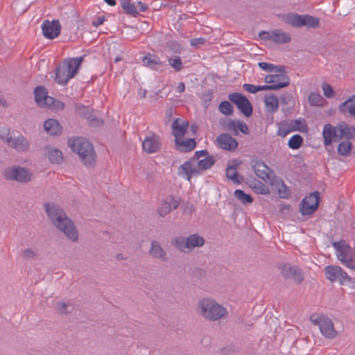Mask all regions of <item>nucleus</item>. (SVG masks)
<instances>
[{"mask_svg":"<svg viewBox=\"0 0 355 355\" xmlns=\"http://www.w3.org/2000/svg\"><path fill=\"white\" fill-rule=\"evenodd\" d=\"M45 211L53 225L72 241L78 239V231L73 221L67 217L64 209L55 204L46 203L44 205Z\"/></svg>","mask_w":355,"mask_h":355,"instance_id":"obj_1","label":"nucleus"},{"mask_svg":"<svg viewBox=\"0 0 355 355\" xmlns=\"http://www.w3.org/2000/svg\"><path fill=\"white\" fill-rule=\"evenodd\" d=\"M69 147L76 152L80 161L87 166L92 167L96 163V153L92 144L84 137L69 138Z\"/></svg>","mask_w":355,"mask_h":355,"instance_id":"obj_2","label":"nucleus"},{"mask_svg":"<svg viewBox=\"0 0 355 355\" xmlns=\"http://www.w3.org/2000/svg\"><path fill=\"white\" fill-rule=\"evenodd\" d=\"M198 313L210 322L219 321L227 315V309L211 298H202L197 303Z\"/></svg>","mask_w":355,"mask_h":355,"instance_id":"obj_3","label":"nucleus"},{"mask_svg":"<svg viewBox=\"0 0 355 355\" xmlns=\"http://www.w3.org/2000/svg\"><path fill=\"white\" fill-rule=\"evenodd\" d=\"M83 61V56L64 60L55 69V76H53L54 81L62 85H66L77 73Z\"/></svg>","mask_w":355,"mask_h":355,"instance_id":"obj_4","label":"nucleus"},{"mask_svg":"<svg viewBox=\"0 0 355 355\" xmlns=\"http://www.w3.org/2000/svg\"><path fill=\"white\" fill-rule=\"evenodd\" d=\"M3 178L8 181H15L20 184H27L33 178L32 171L26 167L11 166L2 172Z\"/></svg>","mask_w":355,"mask_h":355,"instance_id":"obj_5","label":"nucleus"},{"mask_svg":"<svg viewBox=\"0 0 355 355\" xmlns=\"http://www.w3.org/2000/svg\"><path fill=\"white\" fill-rule=\"evenodd\" d=\"M283 21L294 27L306 26L315 28L320 25L319 19L309 15L290 13L283 17Z\"/></svg>","mask_w":355,"mask_h":355,"instance_id":"obj_6","label":"nucleus"},{"mask_svg":"<svg viewBox=\"0 0 355 355\" xmlns=\"http://www.w3.org/2000/svg\"><path fill=\"white\" fill-rule=\"evenodd\" d=\"M282 275L286 279H291L295 283L300 284L304 279L303 270L297 266L290 263H281L278 266Z\"/></svg>","mask_w":355,"mask_h":355,"instance_id":"obj_7","label":"nucleus"},{"mask_svg":"<svg viewBox=\"0 0 355 355\" xmlns=\"http://www.w3.org/2000/svg\"><path fill=\"white\" fill-rule=\"evenodd\" d=\"M228 99L234 103L240 112L246 117L252 114L253 107L248 98L241 93H231Z\"/></svg>","mask_w":355,"mask_h":355,"instance_id":"obj_8","label":"nucleus"},{"mask_svg":"<svg viewBox=\"0 0 355 355\" xmlns=\"http://www.w3.org/2000/svg\"><path fill=\"white\" fill-rule=\"evenodd\" d=\"M320 193L314 191L302 199L300 204V211L303 216L311 215L319 206Z\"/></svg>","mask_w":355,"mask_h":355,"instance_id":"obj_9","label":"nucleus"},{"mask_svg":"<svg viewBox=\"0 0 355 355\" xmlns=\"http://www.w3.org/2000/svg\"><path fill=\"white\" fill-rule=\"evenodd\" d=\"M259 37L262 40H270L277 44L288 43L291 40L290 35L281 29L272 31H262L259 33Z\"/></svg>","mask_w":355,"mask_h":355,"instance_id":"obj_10","label":"nucleus"},{"mask_svg":"<svg viewBox=\"0 0 355 355\" xmlns=\"http://www.w3.org/2000/svg\"><path fill=\"white\" fill-rule=\"evenodd\" d=\"M180 203L179 198H175L173 196H168L162 200L157 213L159 216L164 217L172 210L176 209Z\"/></svg>","mask_w":355,"mask_h":355,"instance_id":"obj_11","label":"nucleus"},{"mask_svg":"<svg viewBox=\"0 0 355 355\" xmlns=\"http://www.w3.org/2000/svg\"><path fill=\"white\" fill-rule=\"evenodd\" d=\"M61 26L58 20L49 21L45 20L42 24V30L44 36L48 39H54L60 33Z\"/></svg>","mask_w":355,"mask_h":355,"instance_id":"obj_12","label":"nucleus"},{"mask_svg":"<svg viewBox=\"0 0 355 355\" xmlns=\"http://www.w3.org/2000/svg\"><path fill=\"white\" fill-rule=\"evenodd\" d=\"M7 145L19 153L27 152L30 148V143L23 135L11 136L7 141Z\"/></svg>","mask_w":355,"mask_h":355,"instance_id":"obj_13","label":"nucleus"},{"mask_svg":"<svg viewBox=\"0 0 355 355\" xmlns=\"http://www.w3.org/2000/svg\"><path fill=\"white\" fill-rule=\"evenodd\" d=\"M35 100L37 104L42 107H46L54 102V98L48 96V92L44 86H37L34 90Z\"/></svg>","mask_w":355,"mask_h":355,"instance_id":"obj_14","label":"nucleus"},{"mask_svg":"<svg viewBox=\"0 0 355 355\" xmlns=\"http://www.w3.org/2000/svg\"><path fill=\"white\" fill-rule=\"evenodd\" d=\"M216 141L220 148L230 152L234 151L239 146L236 139L227 133L220 135Z\"/></svg>","mask_w":355,"mask_h":355,"instance_id":"obj_15","label":"nucleus"},{"mask_svg":"<svg viewBox=\"0 0 355 355\" xmlns=\"http://www.w3.org/2000/svg\"><path fill=\"white\" fill-rule=\"evenodd\" d=\"M322 135L325 146L330 145L332 142H338L340 141V139H338V126L335 128L329 123L326 124L324 126Z\"/></svg>","mask_w":355,"mask_h":355,"instance_id":"obj_16","label":"nucleus"},{"mask_svg":"<svg viewBox=\"0 0 355 355\" xmlns=\"http://www.w3.org/2000/svg\"><path fill=\"white\" fill-rule=\"evenodd\" d=\"M160 146L159 137L156 135L146 137L142 144L144 150L148 154L159 151Z\"/></svg>","mask_w":355,"mask_h":355,"instance_id":"obj_17","label":"nucleus"},{"mask_svg":"<svg viewBox=\"0 0 355 355\" xmlns=\"http://www.w3.org/2000/svg\"><path fill=\"white\" fill-rule=\"evenodd\" d=\"M320 327L321 334L327 338H334L338 336V332L334 329V323L327 316L323 317Z\"/></svg>","mask_w":355,"mask_h":355,"instance_id":"obj_18","label":"nucleus"},{"mask_svg":"<svg viewBox=\"0 0 355 355\" xmlns=\"http://www.w3.org/2000/svg\"><path fill=\"white\" fill-rule=\"evenodd\" d=\"M220 125L229 130L234 131V135H238L237 129L243 134H249V129L247 124L241 121H235L232 119H229L227 121L220 122Z\"/></svg>","mask_w":355,"mask_h":355,"instance_id":"obj_19","label":"nucleus"},{"mask_svg":"<svg viewBox=\"0 0 355 355\" xmlns=\"http://www.w3.org/2000/svg\"><path fill=\"white\" fill-rule=\"evenodd\" d=\"M142 62L144 66L150 68L157 71H162L163 62L160 58L151 53H148L142 58Z\"/></svg>","mask_w":355,"mask_h":355,"instance_id":"obj_20","label":"nucleus"},{"mask_svg":"<svg viewBox=\"0 0 355 355\" xmlns=\"http://www.w3.org/2000/svg\"><path fill=\"white\" fill-rule=\"evenodd\" d=\"M148 254L154 259H160L162 261H167L168 257L166 252L162 248L161 244L157 241H153Z\"/></svg>","mask_w":355,"mask_h":355,"instance_id":"obj_21","label":"nucleus"},{"mask_svg":"<svg viewBox=\"0 0 355 355\" xmlns=\"http://www.w3.org/2000/svg\"><path fill=\"white\" fill-rule=\"evenodd\" d=\"M201 168L198 167H193L191 166V160L184 162L181 164L178 168V174L180 175H186L187 180H191L192 175H198L201 173Z\"/></svg>","mask_w":355,"mask_h":355,"instance_id":"obj_22","label":"nucleus"},{"mask_svg":"<svg viewBox=\"0 0 355 355\" xmlns=\"http://www.w3.org/2000/svg\"><path fill=\"white\" fill-rule=\"evenodd\" d=\"M252 168L256 175L263 180L269 178V173L271 169L261 160L252 162Z\"/></svg>","mask_w":355,"mask_h":355,"instance_id":"obj_23","label":"nucleus"},{"mask_svg":"<svg viewBox=\"0 0 355 355\" xmlns=\"http://www.w3.org/2000/svg\"><path fill=\"white\" fill-rule=\"evenodd\" d=\"M175 144L177 150L181 152H189L196 148V143L193 139L181 140L180 138L175 139Z\"/></svg>","mask_w":355,"mask_h":355,"instance_id":"obj_24","label":"nucleus"},{"mask_svg":"<svg viewBox=\"0 0 355 355\" xmlns=\"http://www.w3.org/2000/svg\"><path fill=\"white\" fill-rule=\"evenodd\" d=\"M339 135L338 139H346L349 140L355 135V127L349 126L345 123H340L338 125Z\"/></svg>","mask_w":355,"mask_h":355,"instance_id":"obj_25","label":"nucleus"},{"mask_svg":"<svg viewBox=\"0 0 355 355\" xmlns=\"http://www.w3.org/2000/svg\"><path fill=\"white\" fill-rule=\"evenodd\" d=\"M188 126V123L183 122L182 124H180L179 119H175L171 125L172 133L175 139L183 137L187 131Z\"/></svg>","mask_w":355,"mask_h":355,"instance_id":"obj_26","label":"nucleus"},{"mask_svg":"<svg viewBox=\"0 0 355 355\" xmlns=\"http://www.w3.org/2000/svg\"><path fill=\"white\" fill-rule=\"evenodd\" d=\"M44 128L48 134L56 135L61 132L62 127L57 120L49 119L44 122Z\"/></svg>","mask_w":355,"mask_h":355,"instance_id":"obj_27","label":"nucleus"},{"mask_svg":"<svg viewBox=\"0 0 355 355\" xmlns=\"http://www.w3.org/2000/svg\"><path fill=\"white\" fill-rule=\"evenodd\" d=\"M339 110L343 113H349L355 117V94L350 96L339 105Z\"/></svg>","mask_w":355,"mask_h":355,"instance_id":"obj_28","label":"nucleus"},{"mask_svg":"<svg viewBox=\"0 0 355 355\" xmlns=\"http://www.w3.org/2000/svg\"><path fill=\"white\" fill-rule=\"evenodd\" d=\"M119 4L126 15L136 17L138 15V8L135 2L130 0H119Z\"/></svg>","mask_w":355,"mask_h":355,"instance_id":"obj_29","label":"nucleus"},{"mask_svg":"<svg viewBox=\"0 0 355 355\" xmlns=\"http://www.w3.org/2000/svg\"><path fill=\"white\" fill-rule=\"evenodd\" d=\"M47 156L49 161L53 164H60L63 160L62 152L51 147H46Z\"/></svg>","mask_w":355,"mask_h":355,"instance_id":"obj_30","label":"nucleus"},{"mask_svg":"<svg viewBox=\"0 0 355 355\" xmlns=\"http://www.w3.org/2000/svg\"><path fill=\"white\" fill-rule=\"evenodd\" d=\"M187 241L186 245H188V249L192 250L197 247H201L205 244V239L202 236L197 234H191L187 237Z\"/></svg>","mask_w":355,"mask_h":355,"instance_id":"obj_31","label":"nucleus"},{"mask_svg":"<svg viewBox=\"0 0 355 355\" xmlns=\"http://www.w3.org/2000/svg\"><path fill=\"white\" fill-rule=\"evenodd\" d=\"M325 275L331 282L338 281L340 273L341 272V268L340 266H327L324 268Z\"/></svg>","mask_w":355,"mask_h":355,"instance_id":"obj_32","label":"nucleus"},{"mask_svg":"<svg viewBox=\"0 0 355 355\" xmlns=\"http://www.w3.org/2000/svg\"><path fill=\"white\" fill-rule=\"evenodd\" d=\"M332 245L336 252H339L342 254L353 257V250L349 245L345 243V241H335L332 243Z\"/></svg>","mask_w":355,"mask_h":355,"instance_id":"obj_33","label":"nucleus"},{"mask_svg":"<svg viewBox=\"0 0 355 355\" xmlns=\"http://www.w3.org/2000/svg\"><path fill=\"white\" fill-rule=\"evenodd\" d=\"M266 106L268 107V112L274 113L278 110L279 101L277 97L272 94L268 96H266L264 100Z\"/></svg>","mask_w":355,"mask_h":355,"instance_id":"obj_34","label":"nucleus"},{"mask_svg":"<svg viewBox=\"0 0 355 355\" xmlns=\"http://www.w3.org/2000/svg\"><path fill=\"white\" fill-rule=\"evenodd\" d=\"M338 282L343 286H349L352 288H355V279L349 276L342 268L338 277Z\"/></svg>","mask_w":355,"mask_h":355,"instance_id":"obj_35","label":"nucleus"},{"mask_svg":"<svg viewBox=\"0 0 355 355\" xmlns=\"http://www.w3.org/2000/svg\"><path fill=\"white\" fill-rule=\"evenodd\" d=\"M290 130L304 132L307 130L306 121L304 119L293 120L289 123Z\"/></svg>","mask_w":355,"mask_h":355,"instance_id":"obj_36","label":"nucleus"},{"mask_svg":"<svg viewBox=\"0 0 355 355\" xmlns=\"http://www.w3.org/2000/svg\"><path fill=\"white\" fill-rule=\"evenodd\" d=\"M216 160L213 155H207L205 159H200L198 162V168L202 171H205L211 168Z\"/></svg>","mask_w":355,"mask_h":355,"instance_id":"obj_37","label":"nucleus"},{"mask_svg":"<svg viewBox=\"0 0 355 355\" xmlns=\"http://www.w3.org/2000/svg\"><path fill=\"white\" fill-rule=\"evenodd\" d=\"M290 84V78L283 73L275 74L274 84L272 85H280L279 89L287 87Z\"/></svg>","mask_w":355,"mask_h":355,"instance_id":"obj_38","label":"nucleus"},{"mask_svg":"<svg viewBox=\"0 0 355 355\" xmlns=\"http://www.w3.org/2000/svg\"><path fill=\"white\" fill-rule=\"evenodd\" d=\"M303 141V137L300 135H295L288 140V146L293 150H297L302 146Z\"/></svg>","mask_w":355,"mask_h":355,"instance_id":"obj_39","label":"nucleus"},{"mask_svg":"<svg viewBox=\"0 0 355 355\" xmlns=\"http://www.w3.org/2000/svg\"><path fill=\"white\" fill-rule=\"evenodd\" d=\"M234 197L243 204H249L253 202L252 197L241 189H236L234 191Z\"/></svg>","mask_w":355,"mask_h":355,"instance_id":"obj_40","label":"nucleus"},{"mask_svg":"<svg viewBox=\"0 0 355 355\" xmlns=\"http://www.w3.org/2000/svg\"><path fill=\"white\" fill-rule=\"evenodd\" d=\"M352 144L349 141L340 142L338 146V153L342 156H347L350 154Z\"/></svg>","mask_w":355,"mask_h":355,"instance_id":"obj_41","label":"nucleus"},{"mask_svg":"<svg viewBox=\"0 0 355 355\" xmlns=\"http://www.w3.org/2000/svg\"><path fill=\"white\" fill-rule=\"evenodd\" d=\"M169 65L177 72L183 69V63L181 58L178 55H173L168 59Z\"/></svg>","mask_w":355,"mask_h":355,"instance_id":"obj_42","label":"nucleus"},{"mask_svg":"<svg viewBox=\"0 0 355 355\" xmlns=\"http://www.w3.org/2000/svg\"><path fill=\"white\" fill-rule=\"evenodd\" d=\"M218 110L224 115L230 116L233 114L234 107L229 101H223L219 104Z\"/></svg>","mask_w":355,"mask_h":355,"instance_id":"obj_43","label":"nucleus"},{"mask_svg":"<svg viewBox=\"0 0 355 355\" xmlns=\"http://www.w3.org/2000/svg\"><path fill=\"white\" fill-rule=\"evenodd\" d=\"M252 189L258 194L267 195L270 193L268 187L261 181H256L252 186Z\"/></svg>","mask_w":355,"mask_h":355,"instance_id":"obj_44","label":"nucleus"},{"mask_svg":"<svg viewBox=\"0 0 355 355\" xmlns=\"http://www.w3.org/2000/svg\"><path fill=\"white\" fill-rule=\"evenodd\" d=\"M187 241V237L179 236L174 239L172 243L179 250L184 252L185 249H188V245H186Z\"/></svg>","mask_w":355,"mask_h":355,"instance_id":"obj_45","label":"nucleus"},{"mask_svg":"<svg viewBox=\"0 0 355 355\" xmlns=\"http://www.w3.org/2000/svg\"><path fill=\"white\" fill-rule=\"evenodd\" d=\"M308 100L311 105L320 106L322 105L324 98L320 94L312 92L309 94Z\"/></svg>","mask_w":355,"mask_h":355,"instance_id":"obj_46","label":"nucleus"},{"mask_svg":"<svg viewBox=\"0 0 355 355\" xmlns=\"http://www.w3.org/2000/svg\"><path fill=\"white\" fill-rule=\"evenodd\" d=\"M226 176L228 179L231 180L234 183L240 184L243 178L242 176L239 175V173L235 171L232 170H226Z\"/></svg>","mask_w":355,"mask_h":355,"instance_id":"obj_47","label":"nucleus"},{"mask_svg":"<svg viewBox=\"0 0 355 355\" xmlns=\"http://www.w3.org/2000/svg\"><path fill=\"white\" fill-rule=\"evenodd\" d=\"M10 128L6 126H0V138L7 144L8 138H11Z\"/></svg>","mask_w":355,"mask_h":355,"instance_id":"obj_48","label":"nucleus"},{"mask_svg":"<svg viewBox=\"0 0 355 355\" xmlns=\"http://www.w3.org/2000/svg\"><path fill=\"white\" fill-rule=\"evenodd\" d=\"M322 89L323 90L324 95L327 98H331L334 97V92L333 87L330 85H329L327 83H323L322 85Z\"/></svg>","mask_w":355,"mask_h":355,"instance_id":"obj_49","label":"nucleus"},{"mask_svg":"<svg viewBox=\"0 0 355 355\" xmlns=\"http://www.w3.org/2000/svg\"><path fill=\"white\" fill-rule=\"evenodd\" d=\"M212 96H213L212 89H209L207 92L202 94V101L206 107H208L210 102L211 101Z\"/></svg>","mask_w":355,"mask_h":355,"instance_id":"obj_50","label":"nucleus"},{"mask_svg":"<svg viewBox=\"0 0 355 355\" xmlns=\"http://www.w3.org/2000/svg\"><path fill=\"white\" fill-rule=\"evenodd\" d=\"M68 306V304L62 302H58L56 304L57 310L60 315H67L69 313V311L67 309Z\"/></svg>","mask_w":355,"mask_h":355,"instance_id":"obj_51","label":"nucleus"},{"mask_svg":"<svg viewBox=\"0 0 355 355\" xmlns=\"http://www.w3.org/2000/svg\"><path fill=\"white\" fill-rule=\"evenodd\" d=\"M278 192L280 196L283 198H287L290 196V190L282 181V184L278 189Z\"/></svg>","mask_w":355,"mask_h":355,"instance_id":"obj_52","label":"nucleus"},{"mask_svg":"<svg viewBox=\"0 0 355 355\" xmlns=\"http://www.w3.org/2000/svg\"><path fill=\"white\" fill-rule=\"evenodd\" d=\"M46 107H49L53 110H61L64 107V104L60 101L55 100L54 98V102L51 103L50 105H47Z\"/></svg>","mask_w":355,"mask_h":355,"instance_id":"obj_53","label":"nucleus"},{"mask_svg":"<svg viewBox=\"0 0 355 355\" xmlns=\"http://www.w3.org/2000/svg\"><path fill=\"white\" fill-rule=\"evenodd\" d=\"M258 65L261 69H263L264 71H266L268 72L274 71L275 64H273L261 62L258 63Z\"/></svg>","mask_w":355,"mask_h":355,"instance_id":"obj_54","label":"nucleus"},{"mask_svg":"<svg viewBox=\"0 0 355 355\" xmlns=\"http://www.w3.org/2000/svg\"><path fill=\"white\" fill-rule=\"evenodd\" d=\"M280 85H258L259 92V91H275L279 89Z\"/></svg>","mask_w":355,"mask_h":355,"instance_id":"obj_55","label":"nucleus"},{"mask_svg":"<svg viewBox=\"0 0 355 355\" xmlns=\"http://www.w3.org/2000/svg\"><path fill=\"white\" fill-rule=\"evenodd\" d=\"M206 39L204 37L193 38L190 40V44L193 46L198 47L205 44Z\"/></svg>","mask_w":355,"mask_h":355,"instance_id":"obj_56","label":"nucleus"},{"mask_svg":"<svg viewBox=\"0 0 355 355\" xmlns=\"http://www.w3.org/2000/svg\"><path fill=\"white\" fill-rule=\"evenodd\" d=\"M243 88L248 92L255 94L259 92L258 85H254L248 83L243 85Z\"/></svg>","mask_w":355,"mask_h":355,"instance_id":"obj_57","label":"nucleus"},{"mask_svg":"<svg viewBox=\"0 0 355 355\" xmlns=\"http://www.w3.org/2000/svg\"><path fill=\"white\" fill-rule=\"evenodd\" d=\"M241 161H239L236 159H234L232 160L231 164H228L227 169L235 171L236 168H239V166L241 165Z\"/></svg>","mask_w":355,"mask_h":355,"instance_id":"obj_58","label":"nucleus"},{"mask_svg":"<svg viewBox=\"0 0 355 355\" xmlns=\"http://www.w3.org/2000/svg\"><path fill=\"white\" fill-rule=\"evenodd\" d=\"M22 254L25 259H33L36 255L35 252L31 248L24 250Z\"/></svg>","mask_w":355,"mask_h":355,"instance_id":"obj_59","label":"nucleus"},{"mask_svg":"<svg viewBox=\"0 0 355 355\" xmlns=\"http://www.w3.org/2000/svg\"><path fill=\"white\" fill-rule=\"evenodd\" d=\"M323 317H324V315L322 316H320V317H316L315 318V315H311V317H310V320L311 321V322L315 324V325H318L319 326V327H320L321 326V324H322V319L323 318Z\"/></svg>","mask_w":355,"mask_h":355,"instance_id":"obj_60","label":"nucleus"},{"mask_svg":"<svg viewBox=\"0 0 355 355\" xmlns=\"http://www.w3.org/2000/svg\"><path fill=\"white\" fill-rule=\"evenodd\" d=\"M345 266L351 269H355V266L353 263V257H349L347 259L341 261Z\"/></svg>","mask_w":355,"mask_h":355,"instance_id":"obj_61","label":"nucleus"},{"mask_svg":"<svg viewBox=\"0 0 355 355\" xmlns=\"http://www.w3.org/2000/svg\"><path fill=\"white\" fill-rule=\"evenodd\" d=\"M208 155V151L207 150H201L195 152L193 159L200 160L199 159L202 156H207Z\"/></svg>","mask_w":355,"mask_h":355,"instance_id":"obj_62","label":"nucleus"},{"mask_svg":"<svg viewBox=\"0 0 355 355\" xmlns=\"http://www.w3.org/2000/svg\"><path fill=\"white\" fill-rule=\"evenodd\" d=\"M135 3L138 8V14L139 12H145L148 8L146 3H142L141 1H137Z\"/></svg>","mask_w":355,"mask_h":355,"instance_id":"obj_63","label":"nucleus"},{"mask_svg":"<svg viewBox=\"0 0 355 355\" xmlns=\"http://www.w3.org/2000/svg\"><path fill=\"white\" fill-rule=\"evenodd\" d=\"M169 46L175 53H179L182 50L181 46L176 42H171V44Z\"/></svg>","mask_w":355,"mask_h":355,"instance_id":"obj_64","label":"nucleus"}]
</instances>
